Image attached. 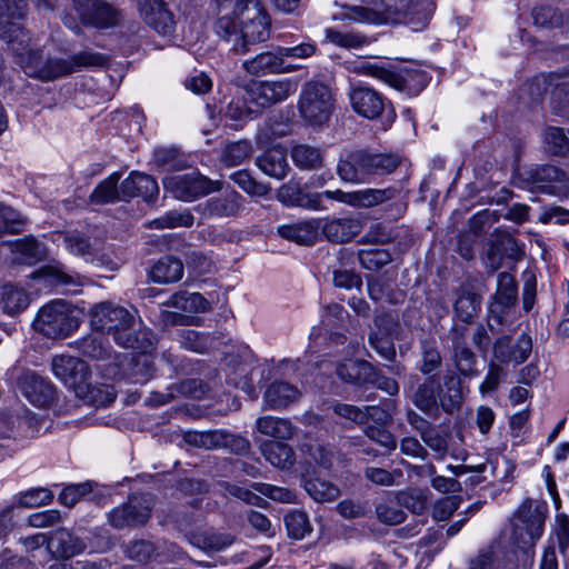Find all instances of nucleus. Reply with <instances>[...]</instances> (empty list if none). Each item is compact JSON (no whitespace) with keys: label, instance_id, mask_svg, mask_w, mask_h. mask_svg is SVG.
<instances>
[{"label":"nucleus","instance_id":"f257e3e1","mask_svg":"<svg viewBox=\"0 0 569 569\" xmlns=\"http://www.w3.org/2000/svg\"><path fill=\"white\" fill-rule=\"evenodd\" d=\"M271 19L260 0H234L232 10L214 22L216 34L234 54H247L270 37Z\"/></svg>","mask_w":569,"mask_h":569},{"label":"nucleus","instance_id":"f03ea898","mask_svg":"<svg viewBox=\"0 0 569 569\" xmlns=\"http://www.w3.org/2000/svg\"><path fill=\"white\" fill-rule=\"evenodd\" d=\"M90 323L94 331L111 336L113 341L137 352L151 351L156 337L141 326L136 315L112 302H100L90 310Z\"/></svg>","mask_w":569,"mask_h":569},{"label":"nucleus","instance_id":"7ed1b4c3","mask_svg":"<svg viewBox=\"0 0 569 569\" xmlns=\"http://www.w3.org/2000/svg\"><path fill=\"white\" fill-rule=\"evenodd\" d=\"M22 32L23 30L19 24L0 28V37L11 46L16 53L17 64L22 68L27 76L41 81H52L70 74L71 64L66 59L47 57L40 49H24L22 41H19L18 47H16V40Z\"/></svg>","mask_w":569,"mask_h":569},{"label":"nucleus","instance_id":"20e7f679","mask_svg":"<svg viewBox=\"0 0 569 569\" xmlns=\"http://www.w3.org/2000/svg\"><path fill=\"white\" fill-rule=\"evenodd\" d=\"M429 4L415 0H385L376 8L352 7L351 19L367 23H410L426 26L430 10Z\"/></svg>","mask_w":569,"mask_h":569},{"label":"nucleus","instance_id":"39448f33","mask_svg":"<svg viewBox=\"0 0 569 569\" xmlns=\"http://www.w3.org/2000/svg\"><path fill=\"white\" fill-rule=\"evenodd\" d=\"M398 166L399 159L396 156L351 150L340 156L337 174L345 182L363 183L373 174L392 172Z\"/></svg>","mask_w":569,"mask_h":569},{"label":"nucleus","instance_id":"423d86ee","mask_svg":"<svg viewBox=\"0 0 569 569\" xmlns=\"http://www.w3.org/2000/svg\"><path fill=\"white\" fill-rule=\"evenodd\" d=\"M399 194L400 190L393 186L382 189L367 188L352 192H345L339 189L323 192H306L303 190L297 206L311 210H323L326 209L323 198H327L352 207L372 208L395 200Z\"/></svg>","mask_w":569,"mask_h":569},{"label":"nucleus","instance_id":"0eeeda50","mask_svg":"<svg viewBox=\"0 0 569 569\" xmlns=\"http://www.w3.org/2000/svg\"><path fill=\"white\" fill-rule=\"evenodd\" d=\"M80 326L72 306L63 300L44 305L33 321V329L49 339H64Z\"/></svg>","mask_w":569,"mask_h":569},{"label":"nucleus","instance_id":"6e6552de","mask_svg":"<svg viewBox=\"0 0 569 569\" xmlns=\"http://www.w3.org/2000/svg\"><path fill=\"white\" fill-rule=\"evenodd\" d=\"M547 513V503L526 499L515 513L512 540L521 550L528 551L541 537Z\"/></svg>","mask_w":569,"mask_h":569},{"label":"nucleus","instance_id":"1a4fd4ad","mask_svg":"<svg viewBox=\"0 0 569 569\" xmlns=\"http://www.w3.org/2000/svg\"><path fill=\"white\" fill-rule=\"evenodd\" d=\"M335 109V99L330 88L319 81H308L303 84L298 110L301 118L311 126L327 123Z\"/></svg>","mask_w":569,"mask_h":569},{"label":"nucleus","instance_id":"9d476101","mask_svg":"<svg viewBox=\"0 0 569 569\" xmlns=\"http://www.w3.org/2000/svg\"><path fill=\"white\" fill-rule=\"evenodd\" d=\"M153 506L151 493L130 495L126 502L107 513V522L116 530L141 528L150 520Z\"/></svg>","mask_w":569,"mask_h":569},{"label":"nucleus","instance_id":"9b49d317","mask_svg":"<svg viewBox=\"0 0 569 569\" xmlns=\"http://www.w3.org/2000/svg\"><path fill=\"white\" fill-rule=\"evenodd\" d=\"M518 302V284L509 272H500L497 279V290L490 299L487 325L492 333H498L506 322V317Z\"/></svg>","mask_w":569,"mask_h":569},{"label":"nucleus","instance_id":"f8f14e48","mask_svg":"<svg viewBox=\"0 0 569 569\" xmlns=\"http://www.w3.org/2000/svg\"><path fill=\"white\" fill-rule=\"evenodd\" d=\"M523 251L516 239L506 230L496 229L485 246L483 261L489 274H493L503 266L506 259L519 261Z\"/></svg>","mask_w":569,"mask_h":569},{"label":"nucleus","instance_id":"ddd939ff","mask_svg":"<svg viewBox=\"0 0 569 569\" xmlns=\"http://www.w3.org/2000/svg\"><path fill=\"white\" fill-rule=\"evenodd\" d=\"M163 184L174 198L183 201H192L198 197L222 189L221 181L210 180L198 172L166 178Z\"/></svg>","mask_w":569,"mask_h":569},{"label":"nucleus","instance_id":"4468645a","mask_svg":"<svg viewBox=\"0 0 569 569\" xmlns=\"http://www.w3.org/2000/svg\"><path fill=\"white\" fill-rule=\"evenodd\" d=\"M521 180L532 190L555 194L560 197H568L569 192L560 193V189L553 183H569V174L552 164L536 166L523 170L520 173Z\"/></svg>","mask_w":569,"mask_h":569},{"label":"nucleus","instance_id":"2eb2a0df","mask_svg":"<svg viewBox=\"0 0 569 569\" xmlns=\"http://www.w3.org/2000/svg\"><path fill=\"white\" fill-rule=\"evenodd\" d=\"M295 89L296 86L290 80L253 81L247 88V96L248 101L261 112L262 109L286 100Z\"/></svg>","mask_w":569,"mask_h":569},{"label":"nucleus","instance_id":"dca6fc26","mask_svg":"<svg viewBox=\"0 0 569 569\" xmlns=\"http://www.w3.org/2000/svg\"><path fill=\"white\" fill-rule=\"evenodd\" d=\"M54 376L72 388L77 395L84 389L91 372L86 361L67 355L56 356L51 362Z\"/></svg>","mask_w":569,"mask_h":569},{"label":"nucleus","instance_id":"f3484780","mask_svg":"<svg viewBox=\"0 0 569 569\" xmlns=\"http://www.w3.org/2000/svg\"><path fill=\"white\" fill-rule=\"evenodd\" d=\"M441 391L440 383L435 377H427L420 382L418 375H410L408 377V392L411 402L426 415H433L438 412V396Z\"/></svg>","mask_w":569,"mask_h":569},{"label":"nucleus","instance_id":"a211bd4d","mask_svg":"<svg viewBox=\"0 0 569 569\" xmlns=\"http://www.w3.org/2000/svg\"><path fill=\"white\" fill-rule=\"evenodd\" d=\"M421 440L426 448L430 449L435 460L443 461L448 456L456 461L467 459V450L452 440V435L448 429H439L433 426Z\"/></svg>","mask_w":569,"mask_h":569},{"label":"nucleus","instance_id":"6ab92c4d","mask_svg":"<svg viewBox=\"0 0 569 569\" xmlns=\"http://www.w3.org/2000/svg\"><path fill=\"white\" fill-rule=\"evenodd\" d=\"M349 100L357 114L370 120L379 118L386 107V98L377 90L365 86H352Z\"/></svg>","mask_w":569,"mask_h":569},{"label":"nucleus","instance_id":"aec40b11","mask_svg":"<svg viewBox=\"0 0 569 569\" xmlns=\"http://www.w3.org/2000/svg\"><path fill=\"white\" fill-rule=\"evenodd\" d=\"M242 68L252 76H264L268 73L291 72L297 70L299 66L284 60L281 47H277L276 51L261 52L252 59L243 61Z\"/></svg>","mask_w":569,"mask_h":569},{"label":"nucleus","instance_id":"412c9836","mask_svg":"<svg viewBox=\"0 0 569 569\" xmlns=\"http://www.w3.org/2000/svg\"><path fill=\"white\" fill-rule=\"evenodd\" d=\"M241 209V196L231 190L211 197L197 206L198 212L207 219H227L236 217Z\"/></svg>","mask_w":569,"mask_h":569},{"label":"nucleus","instance_id":"4be33fe9","mask_svg":"<svg viewBox=\"0 0 569 569\" xmlns=\"http://www.w3.org/2000/svg\"><path fill=\"white\" fill-rule=\"evenodd\" d=\"M87 543L83 538L66 528L49 533L48 551L57 559H69L83 552Z\"/></svg>","mask_w":569,"mask_h":569},{"label":"nucleus","instance_id":"5701e85b","mask_svg":"<svg viewBox=\"0 0 569 569\" xmlns=\"http://www.w3.org/2000/svg\"><path fill=\"white\" fill-rule=\"evenodd\" d=\"M337 376L345 382L356 387L370 386L377 377V367L365 359H346L336 367Z\"/></svg>","mask_w":569,"mask_h":569},{"label":"nucleus","instance_id":"b1692460","mask_svg":"<svg viewBox=\"0 0 569 569\" xmlns=\"http://www.w3.org/2000/svg\"><path fill=\"white\" fill-rule=\"evenodd\" d=\"M138 9L144 22L161 34H169L173 30L172 13L167 9L163 0H137Z\"/></svg>","mask_w":569,"mask_h":569},{"label":"nucleus","instance_id":"393cba45","mask_svg":"<svg viewBox=\"0 0 569 569\" xmlns=\"http://www.w3.org/2000/svg\"><path fill=\"white\" fill-rule=\"evenodd\" d=\"M80 20L84 24L99 28H108L117 24L119 11L111 4L99 1H89L74 7Z\"/></svg>","mask_w":569,"mask_h":569},{"label":"nucleus","instance_id":"a878e982","mask_svg":"<svg viewBox=\"0 0 569 569\" xmlns=\"http://www.w3.org/2000/svg\"><path fill=\"white\" fill-rule=\"evenodd\" d=\"M19 387L30 402L38 407L49 405L56 393L54 387L34 372H26L19 378Z\"/></svg>","mask_w":569,"mask_h":569},{"label":"nucleus","instance_id":"bb28decb","mask_svg":"<svg viewBox=\"0 0 569 569\" xmlns=\"http://www.w3.org/2000/svg\"><path fill=\"white\" fill-rule=\"evenodd\" d=\"M159 192L157 181L149 174L131 172L121 182V194L123 198L142 197L146 201H152Z\"/></svg>","mask_w":569,"mask_h":569},{"label":"nucleus","instance_id":"cd10ccee","mask_svg":"<svg viewBox=\"0 0 569 569\" xmlns=\"http://www.w3.org/2000/svg\"><path fill=\"white\" fill-rule=\"evenodd\" d=\"M361 228V221L357 218H336L323 224L322 232L329 241L343 243L358 236Z\"/></svg>","mask_w":569,"mask_h":569},{"label":"nucleus","instance_id":"c85d7f7f","mask_svg":"<svg viewBox=\"0 0 569 569\" xmlns=\"http://www.w3.org/2000/svg\"><path fill=\"white\" fill-rule=\"evenodd\" d=\"M461 383L460 377L455 372L443 377L445 389L441 388L439 392L438 409L441 408L449 415H453L460 410L463 401Z\"/></svg>","mask_w":569,"mask_h":569},{"label":"nucleus","instance_id":"c756f323","mask_svg":"<svg viewBox=\"0 0 569 569\" xmlns=\"http://www.w3.org/2000/svg\"><path fill=\"white\" fill-rule=\"evenodd\" d=\"M256 163L264 174L278 180L286 178L290 171L287 152L279 147L266 150L257 158Z\"/></svg>","mask_w":569,"mask_h":569},{"label":"nucleus","instance_id":"7c9ffc66","mask_svg":"<svg viewBox=\"0 0 569 569\" xmlns=\"http://www.w3.org/2000/svg\"><path fill=\"white\" fill-rule=\"evenodd\" d=\"M319 228V220L311 219L293 224L281 226L278 228V233L282 238L295 241L299 244L310 246L318 239Z\"/></svg>","mask_w":569,"mask_h":569},{"label":"nucleus","instance_id":"2f4dec72","mask_svg":"<svg viewBox=\"0 0 569 569\" xmlns=\"http://www.w3.org/2000/svg\"><path fill=\"white\" fill-rule=\"evenodd\" d=\"M301 396L298 388L283 381L272 382L266 390L263 400L270 409H281L296 402Z\"/></svg>","mask_w":569,"mask_h":569},{"label":"nucleus","instance_id":"473e14b6","mask_svg":"<svg viewBox=\"0 0 569 569\" xmlns=\"http://www.w3.org/2000/svg\"><path fill=\"white\" fill-rule=\"evenodd\" d=\"M30 303L29 293L21 287L11 282L1 287L0 307L7 315L14 316L28 308Z\"/></svg>","mask_w":569,"mask_h":569},{"label":"nucleus","instance_id":"72a5a7b5","mask_svg":"<svg viewBox=\"0 0 569 569\" xmlns=\"http://www.w3.org/2000/svg\"><path fill=\"white\" fill-rule=\"evenodd\" d=\"M450 360L457 370V376L471 379L480 373L478 357L469 346L450 348Z\"/></svg>","mask_w":569,"mask_h":569},{"label":"nucleus","instance_id":"f704fd0d","mask_svg":"<svg viewBox=\"0 0 569 569\" xmlns=\"http://www.w3.org/2000/svg\"><path fill=\"white\" fill-rule=\"evenodd\" d=\"M261 452L267 461L280 469H290L296 461L293 449L282 441H264Z\"/></svg>","mask_w":569,"mask_h":569},{"label":"nucleus","instance_id":"c9c22d12","mask_svg":"<svg viewBox=\"0 0 569 569\" xmlns=\"http://www.w3.org/2000/svg\"><path fill=\"white\" fill-rule=\"evenodd\" d=\"M256 428L260 433L280 440H289L296 432V427L289 419L272 416L258 418Z\"/></svg>","mask_w":569,"mask_h":569},{"label":"nucleus","instance_id":"e433bc0d","mask_svg":"<svg viewBox=\"0 0 569 569\" xmlns=\"http://www.w3.org/2000/svg\"><path fill=\"white\" fill-rule=\"evenodd\" d=\"M236 541V536L229 532H217L213 530H208L203 532L193 533L190 537V542L204 550L219 552L230 547Z\"/></svg>","mask_w":569,"mask_h":569},{"label":"nucleus","instance_id":"4c0bfd02","mask_svg":"<svg viewBox=\"0 0 569 569\" xmlns=\"http://www.w3.org/2000/svg\"><path fill=\"white\" fill-rule=\"evenodd\" d=\"M332 411L347 420H350L357 425H366L369 418L381 419V416H387L386 411L372 406H366L363 409L348 403L335 402L331 406Z\"/></svg>","mask_w":569,"mask_h":569},{"label":"nucleus","instance_id":"58836bf2","mask_svg":"<svg viewBox=\"0 0 569 569\" xmlns=\"http://www.w3.org/2000/svg\"><path fill=\"white\" fill-rule=\"evenodd\" d=\"M291 159L301 170H317L323 166V151L315 146L299 143L291 148Z\"/></svg>","mask_w":569,"mask_h":569},{"label":"nucleus","instance_id":"ea45409f","mask_svg":"<svg viewBox=\"0 0 569 569\" xmlns=\"http://www.w3.org/2000/svg\"><path fill=\"white\" fill-rule=\"evenodd\" d=\"M182 274V262L171 256L160 258L151 269V278L158 283L178 281L181 279Z\"/></svg>","mask_w":569,"mask_h":569},{"label":"nucleus","instance_id":"a19ab883","mask_svg":"<svg viewBox=\"0 0 569 569\" xmlns=\"http://www.w3.org/2000/svg\"><path fill=\"white\" fill-rule=\"evenodd\" d=\"M480 306L481 297L470 289L462 288L453 305L455 316L465 323H471Z\"/></svg>","mask_w":569,"mask_h":569},{"label":"nucleus","instance_id":"79ce46f5","mask_svg":"<svg viewBox=\"0 0 569 569\" xmlns=\"http://www.w3.org/2000/svg\"><path fill=\"white\" fill-rule=\"evenodd\" d=\"M77 349L92 360H107L112 356L111 347L99 333L89 335L77 341Z\"/></svg>","mask_w":569,"mask_h":569},{"label":"nucleus","instance_id":"37998d69","mask_svg":"<svg viewBox=\"0 0 569 569\" xmlns=\"http://www.w3.org/2000/svg\"><path fill=\"white\" fill-rule=\"evenodd\" d=\"M120 173L114 172L101 181L89 197L91 203L106 204L119 200H126L121 194V187L118 189Z\"/></svg>","mask_w":569,"mask_h":569},{"label":"nucleus","instance_id":"c03bdc74","mask_svg":"<svg viewBox=\"0 0 569 569\" xmlns=\"http://www.w3.org/2000/svg\"><path fill=\"white\" fill-rule=\"evenodd\" d=\"M166 305L190 313L207 312L211 309L210 302L198 292H176Z\"/></svg>","mask_w":569,"mask_h":569},{"label":"nucleus","instance_id":"a18cd8bd","mask_svg":"<svg viewBox=\"0 0 569 569\" xmlns=\"http://www.w3.org/2000/svg\"><path fill=\"white\" fill-rule=\"evenodd\" d=\"M303 488L315 501L320 503L333 501L340 495V490L336 485L320 478L305 479Z\"/></svg>","mask_w":569,"mask_h":569},{"label":"nucleus","instance_id":"49530a36","mask_svg":"<svg viewBox=\"0 0 569 569\" xmlns=\"http://www.w3.org/2000/svg\"><path fill=\"white\" fill-rule=\"evenodd\" d=\"M149 352L150 351L138 352L139 356L131 358L128 378L132 383L143 385L153 377L156 369L152 360L148 356Z\"/></svg>","mask_w":569,"mask_h":569},{"label":"nucleus","instance_id":"de8ad7c7","mask_svg":"<svg viewBox=\"0 0 569 569\" xmlns=\"http://www.w3.org/2000/svg\"><path fill=\"white\" fill-rule=\"evenodd\" d=\"M179 341L186 349L200 353L216 348L214 337L192 329H181L179 331Z\"/></svg>","mask_w":569,"mask_h":569},{"label":"nucleus","instance_id":"09e8293b","mask_svg":"<svg viewBox=\"0 0 569 569\" xmlns=\"http://www.w3.org/2000/svg\"><path fill=\"white\" fill-rule=\"evenodd\" d=\"M283 522L288 536L296 540H301L311 533L312 527L307 512L302 510H291L286 513Z\"/></svg>","mask_w":569,"mask_h":569},{"label":"nucleus","instance_id":"8fccbe9b","mask_svg":"<svg viewBox=\"0 0 569 569\" xmlns=\"http://www.w3.org/2000/svg\"><path fill=\"white\" fill-rule=\"evenodd\" d=\"M421 360L419 365V371L428 377H435L433 373L437 372L442 366V357L435 345V342H430L428 340L421 341Z\"/></svg>","mask_w":569,"mask_h":569},{"label":"nucleus","instance_id":"3c124183","mask_svg":"<svg viewBox=\"0 0 569 569\" xmlns=\"http://www.w3.org/2000/svg\"><path fill=\"white\" fill-rule=\"evenodd\" d=\"M124 555L133 561L148 563L158 556V548L149 540H131L124 547Z\"/></svg>","mask_w":569,"mask_h":569},{"label":"nucleus","instance_id":"603ef678","mask_svg":"<svg viewBox=\"0 0 569 569\" xmlns=\"http://www.w3.org/2000/svg\"><path fill=\"white\" fill-rule=\"evenodd\" d=\"M547 151L553 156L569 153V138L562 128L548 127L543 133Z\"/></svg>","mask_w":569,"mask_h":569},{"label":"nucleus","instance_id":"864d4df0","mask_svg":"<svg viewBox=\"0 0 569 569\" xmlns=\"http://www.w3.org/2000/svg\"><path fill=\"white\" fill-rule=\"evenodd\" d=\"M28 12V0H0V19L3 26L16 24L12 20H22Z\"/></svg>","mask_w":569,"mask_h":569},{"label":"nucleus","instance_id":"5fc2aeb1","mask_svg":"<svg viewBox=\"0 0 569 569\" xmlns=\"http://www.w3.org/2000/svg\"><path fill=\"white\" fill-rule=\"evenodd\" d=\"M351 257L355 258L353 254ZM356 258L365 269L370 271H378L392 260L391 254L382 249L361 250L357 253Z\"/></svg>","mask_w":569,"mask_h":569},{"label":"nucleus","instance_id":"6e6d98bb","mask_svg":"<svg viewBox=\"0 0 569 569\" xmlns=\"http://www.w3.org/2000/svg\"><path fill=\"white\" fill-rule=\"evenodd\" d=\"M532 19L536 26L541 28H560L565 24L563 14L553 7L541 6L532 10Z\"/></svg>","mask_w":569,"mask_h":569},{"label":"nucleus","instance_id":"4d7b16f0","mask_svg":"<svg viewBox=\"0 0 569 569\" xmlns=\"http://www.w3.org/2000/svg\"><path fill=\"white\" fill-rule=\"evenodd\" d=\"M12 251L19 252L23 256V262L33 264L44 257V249L36 239L27 238L17 240L11 243Z\"/></svg>","mask_w":569,"mask_h":569},{"label":"nucleus","instance_id":"13d9d810","mask_svg":"<svg viewBox=\"0 0 569 569\" xmlns=\"http://www.w3.org/2000/svg\"><path fill=\"white\" fill-rule=\"evenodd\" d=\"M84 386L83 391L78 396L96 406H108L116 399V392L109 386H92L88 381Z\"/></svg>","mask_w":569,"mask_h":569},{"label":"nucleus","instance_id":"bf43d9fd","mask_svg":"<svg viewBox=\"0 0 569 569\" xmlns=\"http://www.w3.org/2000/svg\"><path fill=\"white\" fill-rule=\"evenodd\" d=\"M193 223V216L188 211L179 212L176 210L167 212L163 217L152 220L149 223L150 228L164 229L176 227H191Z\"/></svg>","mask_w":569,"mask_h":569},{"label":"nucleus","instance_id":"052dcab7","mask_svg":"<svg viewBox=\"0 0 569 569\" xmlns=\"http://www.w3.org/2000/svg\"><path fill=\"white\" fill-rule=\"evenodd\" d=\"M252 152V144L248 140L228 143L223 151L222 160L228 166L241 164Z\"/></svg>","mask_w":569,"mask_h":569},{"label":"nucleus","instance_id":"680f3d73","mask_svg":"<svg viewBox=\"0 0 569 569\" xmlns=\"http://www.w3.org/2000/svg\"><path fill=\"white\" fill-rule=\"evenodd\" d=\"M230 178L248 194L262 197L270 191L268 184L258 182L247 170H239L232 173Z\"/></svg>","mask_w":569,"mask_h":569},{"label":"nucleus","instance_id":"e2e57ef3","mask_svg":"<svg viewBox=\"0 0 569 569\" xmlns=\"http://www.w3.org/2000/svg\"><path fill=\"white\" fill-rule=\"evenodd\" d=\"M230 178L248 194L262 197L270 191L268 184L258 182L247 170H239L232 173Z\"/></svg>","mask_w":569,"mask_h":569},{"label":"nucleus","instance_id":"0e129e2a","mask_svg":"<svg viewBox=\"0 0 569 569\" xmlns=\"http://www.w3.org/2000/svg\"><path fill=\"white\" fill-rule=\"evenodd\" d=\"M375 512L377 519L386 526H398L407 519V513L402 508L390 502H380L376 505Z\"/></svg>","mask_w":569,"mask_h":569},{"label":"nucleus","instance_id":"69168bd1","mask_svg":"<svg viewBox=\"0 0 569 569\" xmlns=\"http://www.w3.org/2000/svg\"><path fill=\"white\" fill-rule=\"evenodd\" d=\"M375 326L378 329V333L388 336L399 340L402 333V327L397 316L391 312L382 311L377 313L375 317Z\"/></svg>","mask_w":569,"mask_h":569},{"label":"nucleus","instance_id":"338daca9","mask_svg":"<svg viewBox=\"0 0 569 569\" xmlns=\"http://www.w3.org/2000/svg\"><path fill=\"white\" fill-rule=\"evenodd\" d=\"M251 488L260 495L277 502L292 503L296 501V493L287 488L263 482H252Z\"/></svg>","mask_w":569,"mask_h":569},{"label":"nucleus","instance_id":"774afa93","mask_svg":"<svg viewBox=\"0 0 569 569\" xmlns=\"http://www.w3.org/2000/svg\"><path fill=\"white\" fill-rule=\"evenodd\" d=\"M153 156L156 164L164 170H180L183 167L182 154L177 148H159Z\"/></svg>","mask_w":569,"mask_h":569}]
</instances>
